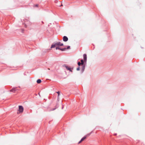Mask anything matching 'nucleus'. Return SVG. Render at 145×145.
<instances>
[{"mask_svg": "<svg viewBox=\"0 0 145 145\" xmlns=\"http://www.w3.org/2000/svg\"><path fill=\"white\" fill-rule=\"evenodd\" d=\"M37 83L40 84L41 82V80L39 79H38L37 80Z\"/></svg>", "mask_w": 145, "mask_h": 145, "instance_id": "nucleus-8", "label": "nucleus"}, {"mask_svg": "<svg viewBox=\"0 0 145 145\" xmlns=\"http://www.w3.org/2000/svg\"><path fill=\"white\" fill-rule=\"evenodd\" d=\"M90 134H91V133H89V134H87V135H86V136H86V137L89 136L90 135Z\"/></svg>", "mask_w": 145, "mask_h": 145, "instance_id": "nucleus-15", "label": "nucleus"}, {"mask_svg": "<svg viewBox=\"0 0 145 145\" xmlns=\"http://www.w3.org/2000/svg\"><path fill=\"white\" fill-rule=\"evenodd\" d=\"M81 66H82V71H83L85 69V66L84 65V61L82 59L81 60Z\"/></svg>", "mask_w": 145, "mask_h": 145, "instance_id": "nucleus-2", "label": "nucleus"}, {"mask_svg": "<svg viewBox=\"0 0 145 145\" xmlns=\"http://www.w3.org/2000/svg\"><path fill=\"white\" fill-rule=\"evenodd\" d=\"M56 46H62L63 45V44L62 43L60 42H58L56 43Z\"/></svg>", "mask_w": 145, "mask_h": 145, "instance_id": "nucleus-4", "label": "nucleus"}, {"mask_svg": "<svg viewBox=\"0 0 145 145\" xmlns=\"http://www.w3.org/2000/svg\"><path fill=\"white\" fill-rule=\"evenodd\" d=\"M63 40L65 42L67 41L68 40V38L67 37L64 36L63 37Z\"/></svg>", "mask_w": 145, "mask_h": 145, "instance_id": "nucleus-3", "label": "nucleus"}, {"mask_svg": "<svg viewBox=\"0 0 145 145\" xmlns=\"http://www.w3.org/2000/svg\"><path fill=\"white\" fill-rule=\"evenodd\" d=\"M66 48H63V49H61L60 48L58 47H56V50H57V49H59V50H60L61 51H64L65 50H66Z\"/></svg>", "mask_w": 145, "mask_h": 145, "instance_id": "nucleus-6", "label": "nucleus"}, {"mask_svg": "<svg viewBox=\"0 0 145 145\" xmlns=\"http://www.w3.org/2000/svg\"><path fill=\"white\" fill-rule=\"evenodd\" d=\"M16 91V90L15 89L13 88V89H12L11 90H10V91L11 92H12L14 93Z\"/></svg>", "mask_w": 145, "mask_h": 145, "instance_id": "nucleus-10", "label": "nucleus"}, {"mask_svg": "<svg viewBox=\"0 0 145 145\" xmlns=\"http://www.w3.org/2000/svg\"><path fill=\"white\" fill-rule=\"evenodd\" d=\"M70 48V46H68V47H67V49H69Z\"/></svg>", "mask_w": 145, "mask_h": 145, "instance_id": "nucleus-17", "label": "nucleus"}, {"mask_svg": "<svg viewBox=\"0 0 145 145\" xmlns=\"http://www.w3.org/2000/svg\"><path fill=\"white\" fill-rule=\"evenodd\" d=\"M56 46H56V43H55L54 44L52 45L51 46V48H54L55 47H56Z\"/></svg>", "mask_w": 145, "mask_h": 145, "instance_id": "nucleus-9", "label": "nucleus"}, {"mask_svg": "<svg viewBox=\"0 0 145 145\" xmlns=\"http://www.w3.org/2000/svg\"><path fill=\"white\" fill-rule=\"evenodd\" d=\"M65 67L67 69V70H69V71H71V72H72V71L71 70V68H70L69 67H68V66H65Z\"/></svg>", "mask_w": 145, "mask_h": 145, "instance_id": "nucleus-7", "label": "nucleus"}, {"mask_svg": "<svg viewBox=\"0 0 145 145\" xmlns=\"http://www.w3.org/2000/svg\"><path fill=\"white\" fill-rule=\"evenodd\" d=\"M48 70H50V69L49 68H48Z\"/></svg>", "mask_w": 145, "mask_h": 145, "instance_id": "nucleus-18", "label": "nucleus"}, {"mask_svg": "<svg viewBox=\"0 0 145 145\" xmlns=\"http://www.w3.org/2000/svg\"><path fill=\"white\" fill-rule=\"evenodd\" d=\"M82 141H81V140L79 142L78 144H79L81 142H82Z\"/></svg>", "mask_w": 145, "mask_h": 145, "instance_id": "nucleus-16", "label": "nucleus"}, {"mask_svg": "<svg viewBox=\"0 0 145 145\" xmlns=\"http://www.w3.org/2000/svg\"><path fill=\"white\" fill-rule=\"evenodd\" d=\"M18 112V114L20 113H22L24 110V108L22 106H19Z\"/></svg>", "mask_w": 145, "mask_h": 145, "instance_id": "nucleus-1", "label": "nucleus"}, {"mask_svg": "<svg viewBox=\"0 0 145 145\" xmlns=\"http://www.w3.org/2000/svg\"><path fill=\"white\" fill-rule=\"evenodd\" d=\"M86 138V136H85L83 138H82L81 139V141H83L84 139H85Z\"/></svg>", "mask_w": 145, "mask_h": 145, "instance_id": "nucleus-11", "label": "nucleus"}, {"mask_svg": "<svg viewBox=\"0 0 145 145\" xmlns=\"http://www.w3.org/2000/svg\"><path fill=\"white\" fill-rule=\"evenodd\" d=\"M84 59L85 61H86L87 60V55L86 54H84L83 55Z\"/></svg>", "mask_w": 145, "mask_h": 145, "instance_id": "nucleus-5", "label": "nucleus"}, {"mask_svg": "<svg viewBox=\"0 0 145 145\" xmlns=\"http://www.w3.org/2000/svg\"><path fill=\"white\" fill-rule=\"evenodd\" d=\"M80 69V67H78V68H77L76 69V70L77 71H79Z\"/></svg>", "mask_w": 145, "mask_h": 145, "instance_id": "nucleus-14", "label": "nucleus"}, {"mask_svg": "<svg viewBox=\"0 0 145 145\" xmlns=\"http://www.w3.org/2000/svg\"><path fill=\"white\" fill-rule=\"evenodd\" d=\"M78 66H80V65H81V63L80 62H78Z\"/></svg>", "mask_w": 145, "mask_h": 145, "instance_id": "nucleus-12", "label": "nucleus"}, {"mask_svg": "<svg viewBox=\"0 0 145 145\" xmlns=\"http://www.w3.org/2000/svg\"><path fill=\"white\" fill-rule=\"evenodd\" d=\"M56 93L58 94V97L59 96V91H57L56 92Z\"/></svg>", "mask_w": 145, "mask_h": 145, "instance_id": "nucleus-13", "label": "nucleus"}, {"mask_svg": "<svg viewBox=\"0 0 145 145\" xmlns=\"http://www.w3.org/2000/svg\"><path fill=\"white\" fill-rule=\"evenodd\" d=\"M61 6H63L62 5H62H61Z\"/></svg>", "mask_w": 145, "mask_h": 145, "instance_id": "nucleus-19", "label": "nucleus"}]
</instances>
